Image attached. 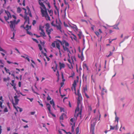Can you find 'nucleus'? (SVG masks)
<instances>
[{
  "label": "nucleus",
  "mask_w": 134,
  "mask_h": 134,
  "mask_svg": "<svg viewBox=\"0 0 134 134\" xmlns=\"http://www.w3.org/2000/svg\"><path fill=\"white\" fill-rule=\"evenodd\" d=\"M60 43L63 45V49L65 51H66L67 52L71 53L68 48L69 46V44L67 41L65 40H63L61 41L57 39L55 41H54L52 43L51 46L53 48H55L56 46V48L59 50V55L60 57L61 56L62 54L60 51Z\"/></svg>",
  "instance_id": "nucleus-1"
},
{
  "label": "nucleus",
  "mask_w": 134,
  "mask_h": 134,
  "mask_svg": "<svg viewBox=\"0 0 134 134\" xmlns=\"http://www.w3.org/2000/svg\"><path fill=\"white\" fill-rule=\"evenodd\" d=\"M44 0H38V2L40 5V8L42 16L44 17L47 20H50V18L47 12V9L43 3Z\"/></svg>",
  "instance_id": "nucleus-2"
},
{
  "label": "nucleus",
  "mask_w": 134,
  "mask_h": 134,
  "mask_svg": "<svg viewBox=\"0 0 134 134\" xmlns=\"http://www.w3.org/2000/svg\"><path fill=\"white\" fill-rule=\"evenodd\" d=\"M24 19L25 21L24 25L21 26V27H23L27 31V33L30 35H32V34L30 32L28 31L29 30L31 29V26H29L28 25L29 24V16L27 15L24 16Z\"/></svg>",
  "instance_id": "nucleus-3"
},
{
  "label": "nucleus",
  "mask_w": 134,
  "mask_h": 134,
  "mask_svg": "<svg viewBox=\"0 0 134 134\" xmlns=\"http://www.w3.org/2000/svg\"><path fill=\"white\" fill-rule=\"evenodd\" d=\"M13 17L15 19L13 21H10V27L11 28V30L12 31H15V23L16 22V16L14 15H12Z\"/></svg>",
  "instance_id": "nucleus-4"
},
{
  "label": "nucleus",
  "mask_w": 134,
  "mask_h": 134,
  "mask_svg": "<svg viewBox=\"0 0 134 134\" xmlns=\"http://www.w3.org/2000/svg\"><path fill=\"white\" fill-rule=\"evenodd\" d=\"M18 96H15L14 97L15 101V103H14L13 102L12 104L14 108L16 110L17 112H18V110L17 109V107L15 106L18 104V102L19 100L18 98Z\"/></svg>",
  "instance_id": "nucleus-5"
},
{
  "label": "nucleus",
  "mask_w": 134,
  "mask_h": 134,
  "mask_svg": "<svg viewBox=\"0 0 134 134\" xmlns=\"http://www.w3.org/2000/svg\"><path fill=\"white\" fill-rule=\"evenodd\" d=\"M79 105H77V107L76 108V109L75 110V112L76 113L77 112H78L77 113V116H78L79 115H81V110H82V105H81V111L80 112H79L80 108H79Z\"/></svg>",
  "instance_id": "nucleus-6"
},
{
  "label": "nucleus",
  "mask_w": 134,
  "mask_h": 134,
  "mask_svg": "<svg viewBox=\"0 0 134 134\" xmlns=\"http://www.w3.org/2000/svg\"><path fill=\"white\" fill-rule=\"evenodd\" d=\"M39 28L40 30L41 31V32L40 33L41 36L42 37H46V36L45 35V33L44 32L43 29L42 28V27L40 26Z\"/></svg>",
  "instance_id": "nucleus-7"
},
{
  "label": "nucleus",
  "mask_w": 134,
  "mask_h": 134,
  "mask_svg": "<svg viewBox=\"0 0 134 134\" xmlns=\"http://www.w3.org/2000/svg\"><path fill=\"white\" fill-rule=\"evenodd\" d=\"M53 31V29L52 28H51L50 29H46V32L48 35L49 39L51 38V37L50 35V34H51V32Z\"/></svg>",
  "instance_id": "nucleus-8"
},
{
  "label": "nucleus",
  "mask_w": 134,
  "mask_h": 134,
  "mask_svg": "<svg viewBox=\"0 0 134 134\" xmlns=\"http://www.w3.org/2000/svg\"><path fill=\"white\" fill-rule=\"evenodd\" d=\"M77 80L76 81V80H75L73 82V84H72V86H73V87H74V90H75V91H76V81H77V82H78V80H79V77L78 76H77Z\"/></svg>",
  "instance_id": "nucleus-9"
},
{
  "label": "nucleus",
  "mask_w": 134,
  "mask_h": 134,
  "mask_svg": "<svg viewBox=\"0 0 134 134\" xmlns=\"http://www.w3.org/2000/svg\"><path fill=\"white\" fill-rule=\"evenodd\" d=\"M70 27L73 29L76 32L78 31V30H79L77 27L75 25H73V26H70Z\"/></svg>",
  "instance_id": "nucleus-10"
},
{
  "label": "nucleus",
  "mask_w": 134,
  "mask_h": 134,
  "mask_svg": "<svg viewBox=\"0 0 134 134\" xmlns=\"http://www.w3.org/2000/svg\"><path fill=\"white\" fill-rule=\"evenodd\" d=\"M76 32L79 38L81 39L82 35V32L81 31L78 30V31H76Z\"/></svg>",
  "instance_id": "nucleus-11"
},
{
  "label": "nucleus",
  "mask_w": 134,
  "mask_h": 134,
  "mask_svg": "<svg viewBox=\"0 0 134 134\" xmlns=\"http://www.w3.org/2000/svg\"><path fill=\"white\" fill-rule=\"evenodd\" d=\"M60 69L61 70L62 68H64L65 67V65L63 63H62L60 62L59 63Z\"/></svg>",
  "instance_id": "nucleus-12"
},
{
  "label": "nucleus",
  "mask_w": 134,
  "mask_h": 134,
  "mask_svg": "<svg viewBox=\"0 0 134 134\" xmlns=\"http://www.w3.org/2000/svg\"><path fill=\"white\" fill-rule=\"evenodd\" d=\"M78 56L79 58L81 59L82 61H83V60L84 59V57L82 52H81V55H79L78 54Z\"/></svg>",
  "instance_id": "nucleus-13"
},
{
  "label": "nucleus",
  "mask_w": 134,
  "mask_h": 134,
  "mask_svg": "<svg viewBox=\"0 0 134 134\" xmlns=\"http://www.w3.org/2000/svg\"><path fill=\"white\" fill-rule=\"evenodd\" d=\"M81 97H78L77 101V104L80 105L81 104Z\"/></svg>",
  "instance_id": "nucleus-14"
},
{
  "label": "nucleus",
  "mask_w": 134,
  "mask_h": 134,
  "mask_svg": "<svg viewBox=\"0 0 134 134\" xmlns=\"http://www.w3.org/2000/svg\"><path fill=\"white\" fill-rule=\"evenodd\" d=\"M46 105L49 113H50L51 111V105L49 103L46 104Z\"/></svg>",
  "instance_id": "nucleus-15"
},
{
  "label": "nucleus",
  "mask_w": 134,
  "mask_h": 134,
  "mask_svg": "<svg viewBox=\"0 0 134 134\" xmlns=\"http://www.w3.org/2000/svg\"><path fill=\"white\" fill-rule=\"evenodd\" d=\"M75 123H74L73 125H72V124L71 123V125H72V126L71 127V131L72 132H73L74 131V127L75 126Z\"/></svg>",
  "instance_id": "nucleus-16"
},
{
  "label": "nucleus",
  "mask_w": 134,
  "mask_h": 134,
  "mask_svg": "<svg viewBox=\"0 0 134 134\" xmlns=\"http://www.w3.org/2000/svg\"><path fill=\"white\" fill-rule=\"evenodd\" d=\"M45 28L46 29H49L50 28V25L49 23H47L45 24Z\"/></svg>",
  "instance_id": "nucleus-17"
},
{
  "label": "nucleus",
  "mask_w": 134,
  "mask_h": 134,
  "mask_svg": "<svg viewBox=\"0 0 134 134\" xmlns=\"http://www.w3.org/2000/svg\"><path fill=\"white\" fill-rule=\"evenodd\" d=\"M5 12L7 15L8 17L9 18L10 17H11V15L10 13L8 11H5Z\"/></svg>",
  "instance_id": "nucleus-18"
},
{
  "label": "nucleus",
  "mask_w": 134,
  "mask_h": 134,
  "mask_svg": "<svg viewBox=\"0 0 134 134\" xmlns=\"http://www.w3.org/2000/svg\"><path fill=\"white\" fill-rule=\"evenodd\" d=\"M57 63H55V68H54V67H52V68L53 69V70L54 72H55L56 70H57Z\"/></svg>",
  "instance_id": "nucleus-19"
},
{
  "label": "nucleus",
  "mask_w": 134,
  "mask_h": 134,
  "mask_svg": "<svg viewBox=\"0 0 134 134\" xmlns=\"http://www.w3.org/2000/svg\"><path fill=\"white\" fill-rule=\"evenodd\" d=\"M66 115L64 113H63L60 116V120H63V119L64 116H65Z\"/></svg>",
  "instance_id": "nucleus-20"
},
{
  "label": "nucleus",
  "mask_w": 134,
  "mask_h": 134,
  "mask_svg": "<svg viewBox=\"0 0 134 134\" xmlns=\"http://www.w3.org/2000/svg\"><path fill=\"white\" fill-rule=\"evenodd\" d=\"M87 91V86H86L85 87H84L83 88V92L84 93H86V92Z\"/></svg>",
  "instance_id": "nucleus-21"
},
{
  "label": "nucleus",
  "mask_w": 134,
  "mask_h": 134,
  "mask_svg": "<svg viewBox=\"0 0 134 134\" xmlns=\"http://www.w3.org/2000/svg\"><path fill=\"white\" fill-rule=\"evenodd\" d=\"M48 12L50 16H52L53 15V11L51 10H48Z\"/></svg>",
  "instance_id": "nucleus-22"
},
{
  "label": "nucleus",
  "mask_w": 134,
  "mask_h": 134,
  "mask_svg": "<svg viewBox=\"0 0 134 134\" xmlns=\"http://www.w3.org/2000/svg\"><path fill=\"white\" fill-rule=\"evenodd\" d=\"M21 56L25 58L28 61V62H29L30 61V59L28 56H27L26 57H25L23 56Z\"/></svg>",
  "instance_id": "nucleus-23"
},
{
  "label": "nucleus",
  "mask_w": 134,
  "mask_h": 134,
  "mask_svg": "<svg viewBox=\"0 0 134 134\" xmlns=\"http://www.w3.org/2000/svg\"><path fill=\"white\" fill-rule=\"evenodd\" d=\"M21 10V9L20 7H18L17 8V13H20Z\"/></svg>",
  "instance_id": "nucleus-24"
},
{
  "label": "nucleus",
  "mask_w": 134,
  "mask_h": 134,
  "mask_svg": "<svg viewBox=\"0 0 134 134\" xmlns=\"http://www.w3.org/2000/svg\"><path fill=\"white\" fill-rule=\"evenodd\" d=\"M54 7H55V9L57 10V12H59V9L58 8L56 5V3H53Z\"/></svg>",
  "instance_id": "nucleus-25"
},
{
  "label": "nucleus",
  "mask_w": 134,
  "mask_h": 134,
  "mask_svg": "<svg viewBox=\"0 0 134 134\" xmlns=\"http://www.w3.org/2000/svg\"><path fill=\"white\" fill-rule=\"evenodd\" d=\"M54 7H55V9L57 10V12H59V9L58 8L56 5V3H53Z\"/></svg>",
  "instance_id": "nucleus-26"
},
{
  "label": "nucleus",
  "mask_w": 134,
  "mask_h": 134,
  "mask_svg": "<svg viewBox=\"0 0 134 134\" xmlns=\"http://www.w3.org/2000/svg\"><path fill=\"white\" fill-rule=\"evenodd\" d=\"M76 134H79V128L78 127H77L76 129Z\"/></svg>",
  "instance_id": "nucleus-27"
},
{
  "label": "nucleus",
  "mask_w": 134,
  "mask_h": 134,
  "mask_svg": "<svg viewBox=\"0 0 134 134\" xmlns=\"http://www.w3.org/2000/svg\"><path fill=\"white\" fill-rule=\"evenodd\" d=\"M57 28L59 30H60V31L62 32L61 31V25H59L58 26H57Z\"/></svg>",
  "instance_id": "nucleus-28"
},
{
  "label": "nucleus",
  "mask_w": 134,
  "mask_h": 134,
  "mask_svg": "<svg viewBox=\"0 0 134 134\" xmlns=\"http://www.w3.org/2000/svg\"><path fill=\"white\" fill-rule=\"evenodd\" d=\"M96 35L98 37L100 35V34L99 32L98 31H95L94 32Z\"/></svg>",
  "instance_id": "nucleus-29"
},
{
  "label": "nucleus",
  "mask_w": 134,
  "mask_h": 134,
  "mask_svg": "<svg viewBox=\"0 0 134 134\" xmlns=\"http://www.w3.org/2000/svg\"><path fill=\"white\" fill-rule=\"evenodd\" d=\"M113 54V53L111 52L110 51V54L108 55H106V57H109L110 56L112 55Z\"/></svg>",
  "instance_id": "nucleus-30"
},
{
  "label": "nucleus",
  "mask_w": 134,
  "mask_h": 134,
  "mask_svg": "<svg viewBox=\"0 0 134 134\" xmlns=\"http://www.w3.org/2000/svg\"><path fill=\"white\" fill-rule=\"evenodd\" d=\"M14 80H12V83H11L10 84L12 86H14L16 85L14 83Z\"/></svg>",
  "instance_id": "nucleus-31"
},
{
  "label": "nucleus",
  "mask_w": 134,
  "mask_h": 134,
  "mask_svg": "<svg viewBox=\"0 0 134 134\" xmlns=\"http://www.w3.org/2000/svg\"><path fill=\"white\" fill-rule=\"evenodd\" d=\"M0 51H2L5 53H6V51L5 50L3 49L1 47H0Z\"/></svg>",
  "instance_id": "nucleus-32"
},
{
  "label": "nucleus",
  "mask_w": 134,
  "mask_h": 134,
  "mask_svg": "<svg viewBox=\"0 0 134 134\" xmlns=\"http://www.w3.org/2000/svg\"><path fill=\"white\" fill-rule=\"evenodd\" d=\"M38 47L39 48V49L40 51H41L42 49V48L40 44H39L38 45Z\"/></svg>",
  "instance_id": "nucleus-33"
},
{
  "label": "nucleus",
  "mask_w": 134,
  "mask_h": 134,
  "mask_svg": "<svg viewBox=\"0 0 134 134\" xmlns=\"http://www.w3.org/2000/svg\"><path fill=\"white\" fill-rule=\"evenodd\" d=\"M73 36H74V39L75 40H77V38L76 37V36L74 35V34H72Z\"/></svg>",
  "instance_id": "nucleus-34"
},
{
  "label": "nucleus",
  "mask_w": 134,
  "mask_h": 134,
  "mask_svg": "<svg viewBox=\"0 0 134 134\" xmlns=\"http://www.w3.org/2000/svg\"><path fill=\"white\" fill-rule=\"evenodd\" d=\"M77 95L78 96V97H81V94H80L79 93V90H77Z\"/></svg>",
  "instance_id": "nucleus-35"
},
{
  "label": "nucleus",
  "mask_w": 134,
  "mask_h": 134,
  "mask_svg": "<svg viewBox=\"0 0 134 134\" xmlns=\"http://www.w3.org/2000/svg\"><path fill=\"white\" fill-rule=\"evenodd\" d=\"M17 107V109H19V111L20 112H21V111H22L23 109L22 108H20L19 107Z\"/></svg>",
  "instance_id": "nucleus-36"
},
{
  "label": "nucleus",
  "mask_w": 134,
  "mask_h": 134,
  "mask_svg": "<svg viewBox=\"0 0 134 134\" xmlns=\"http://www.w3.org/2000/svg\"><path fill=\"white\" fill-rule=\"evenodd\" d=\"M4 69L7 73H8V72H9V70L7 69L6 67H4Z\"/></svg>",
  "instance_id": "nucleus-37"
},
{
  "label": "nucleus",
  "mask_w": 134,
  "mask_h": 134,
  "mask_svg": "<svg viewBox=\"0 0 134 134\" xmlns=\"http://www.w3.org/2000/svg\"><path fill=\"white\" fill-rule=\"evenodd\" d=\"M47 99L48 100H50L51 99V97L49 96L48 95L47 97Z\"/></svg>",
  "instance_id": "nucleus-38"
},
{
  "label": "nucleus",
  "mask_w": 134,
  "mask_h": 134,
  "mask_svg": "<svg viewBox=\"0 0 134 134\" xmlns=\"http://www.w3.org/2000/svg\"><path fill=\"white\" fill-rule=\"evenodd\" d=\"M115 121H117V123L119 121V118L118 117L116 116L115 118Z\"/></svg>",
  "instance_id": "nucleus-39"
},
{
  "label": "nucleus",
  "mask_w": 134,
  "mask_h": 134,
  "mask_svg": "<svg viewBox=\"0 0 134 134\" xmlns=\"http://www.w3.org/2000/svg\"><path fill=\"white\" fill-rule=\"evenodd\" d=\"M110 129L114 130L115 128V126H110Z\"/></svg>",
  "instance_id": "nucleus-40"
},
{
  "label": "nucleus",
  "mask_w": 134,
  "mask_h": 134,
  "mask_svg": "<svg viewBox=\"0 0 134 134\" xmlns=\"http://www.w3.org/2000/svg\"><path fill=\"white\" fill-rule=\"evenodd\" d=\"M8 111V110L7 108L6 107L5 108L4 110V112H7Z\"/></svg>",
  "instance_id": "nucleus-41"
},
{
  "label": "nucleus",
  "mask_w": 134,
  "mask_h": 134,
  "mask_svg": "<svg viewBox=\"0 0 134 134\" xmlns=\"http://www.w3.org/2000/svg\"><path fill=\"white\" fill-rule=\"evenodd\" d=\"M50 103L51 104H54V101L53 100H52L50 101Z\"/></svg>",
  "instance_id": "nucleus-42"
},
{
  "label": "nucleus",
  "mask_w": 134,
  "mask_h": 134,
  "mask_svg": "<svg viewBox=\"0 0 134 134\" xmlns=\"http://www.w3.org/2000/svg\"><path fill=\"white\" fill-rule=\"evenodd\" d=\"M60 112H62V111L64 112V108H62V107H60Z\"/></svg>",
  "instance_id": "nucleus-43"
},
{
  "label": "nucleus",
  "mask_w": 134,
  "mask_h": 134,
  "mask_svg": "<svg viewBox=\"0 0 134 134\" xmlns=\"http://www.w3.org/2000/svg\"><path fill=\"white\" fill-rule=\"evenodd\" d=\"M7 104L9 107V108L10 109V103L9 102H8L7 103Z\"/></svg>",
  "instance_id": "nucleus-44"
},
{
  "label": "nucleus",
  "mask_w": 134,
  "mask_h": 134,
  "mask_svg": "<svg viewBox=\"0 0 134 134\" xmlns=\"http://www.w3.org/2000/svg\"><path fill=\"white\" fill-rule=\"evenodd\" d=\"M84 94L87 98H89V97L87 95L86 93H85Z\"/></svg>",
  "instance_id": "nucleus-45"
},
{
  "label": "nucleus",
  "mask_w": 134,
  "mask_h": 134,
  "mask_svg": "<svg viewBox=\"0 0 134 134\" xmlns=\"http://www.w3.org/2000/svg\"><path fill=\"white\" fill-rule=\"evenodd\" d=\"M36 21L35 20H33L32 22V24L33 25H34L35 24H36Z\"/></svg>",
  "instance_id": "nucleus-46"
},
{
  "label": "nucleus",
  "mask_w": 134,
  "mask_h": 134,
  "mask_svg": "<svg viewBox=\"0 0 134 134\" xmlns=\"http://www.w3.org/2000/svg\"><path fill=\"white\" fill-rule=\"evenodd\" d=\"M32 39L34 41H35L36 43H38V41L36 39L34 38H32Z\"/></svg>",
  "instance_id": "nucleus-47"
},
{
  "label": "nucleus",
  "mask_w": 134,
  "mask_h": 134,
  "mask_svg": "<svg viewBox=\"0 0 134 134\" xmlns=\"http://www.w3.org/2000/svg\"><path fill=\"white\" fill-rule=\"evenodd\" d=\"M4 18L5 19V20L6 21L8 20L9 19V18H8V17H7L6 16H5L4 17Z\"/></svg>",
  "instance_id": "nucleus-48"
},
{
  "label": "nucleus",
  "mask_w": 134,
  "mask_h": 134,
  "mask_svg": "<svg viewBox=\"0 0 134 134\" xmlns=\"http://www.w3.org/2000/svg\"><path fill=\"white\" fill-rule=\"evenodd\" d=\"M27 99H29L30 100L31 102H32L33 100V98H27Z\"/></svg>",
  "instance_id": "nucleus-49"
},
{
  "label": "nucleus",
  "mask_w": 134,
  "mask_h": 134,
  "mask_svg": "<svg viewBox=\"0 0 134 134\" xmlns=\"http://www.w3.org/2000/svg\"><path fill=\"white\" fill-rule=\"evenodd\" d=\"M41 52L44 55L46 56V57H47V54L46 53H44L42 51H41Z\"/></svg>",
  "instance_id": "nucleus-50"
},
{
  "label": "nucleus",
  "mask_w": 134,
  "mask_h": 134,
  "mask_svg": "<svg viewBox=\"0 0 134 134\" xmlns=\"http://www.w3.org/2000/svg\"><path fill=\"white\" fill-rule=\"evenodd\" d=\"M83 68H85V67H86V68H87V65L86 64H85L83 65Z\"/></svg>",
  "instance_id": "nucleus-51"
},
{
  "label": "nucleus",
  "mask_w": 134,
  "mask_h": 134,
  "mask_svg": "<svg viewBox=\"0 0 134 134\" xmlns=\"http://www.w3.org/2000/svg\"><path fill=\"white\" fill-rule=\"evenodd\" d=\"M47 5L48 6V7H49V8H50L51 6L50 5L49 3V2H47Z\"/></svg>",
  "instance_id": "nucleus-52"
},
{
  "label": "nucleus",
  "mask_w": 134,
  "mask_h": 134,
  "mask_svg": "<svg viewBox=\"0 0 134 134\" xmlns=\"http://www.w3.org/2000/svg\"><path fill=\"white\" fill-rule=\"evenodd\" d=\"M2 102L1 101H0V107H1V108H2Z\"/></svg>",
  "instance_id": "nucleus-53"
},
{
  "label": "nucleus",
  "mask_w": 134,
  "mask_h": 134,
  "mask_svg": "<svg viewBox=\"0 0 134 134\" xmlns=\"http://www.w3.org/2000/svg\"><path fill=\"white\" fill-rule=\"evenodd\" d=\"M21 82H20V81L19 82V83H18V85L19 87H21Z\"/></svg>",
  "instance_id": "nucleus-54"
},
{
  "label": "nucleus",
  "mask_w": 134,
  "mask_h": 134,
  "mask_svg": "<svg viewBox=\"0 0 134 134\" xmlns=\"http://www.w3.org/2000/svg\"><path fill=\"white\" fill-rule=\"evenodd\" d=\"M92 128H93V131H92V134H94V126H93V127H92Z\"/></svg>",
  "instance_id": "nucleus-55"
},
{
  "label": "nucleus",
  "mask_w": 134,
  "mask_h": 134,
  "mask_svg": "<svg viewBox=\"0 0 134 134\" xmlns=\"http://www.w3.org/2000/svg\"><path fill=\"white\" fill-rule=\"evenodd\" d=\"M23 5L24 6L25 5V0H24L23 1Z\"/></svg>",
  "instance_id": "nucleus-56"
},
{
  "label": "nucleus",
  "mask_w": 134,
  "mask_h": 134,
  "mask_svg": "<svg viewBox=\"0 0 134 134\" xmlns=\"http://www.w3.org/2000/svg\"><path fill=\"white\" fill-rule=\"evenodd\" d=\"M15 50H16L17 52H18L19 54H20V52L19 51H18V49L16 48H15Z\"/></svg>",
  "instance_id": "nucleus-57"
},
{
  "label": "nucleus",
  "mask_w": 134,
  "mask_h": 134,
  "mask_svg": "<svg viewBox=\"0 0 134 134\" xmlns=\"http://www.w3.org/2000/svg\"><path fill=\"white\" fill-rule=\"evenodd\" d=\"M81 21L82 22H85L87 23V21L86 20H84L83 19H81Z\"/></svg>",
  "instance_id": "nucleus-58"
},
{
  "label": "nucleus",
  "mask_w": 134,
  "mask_h": 134,
  "mask_svg": "<svg viewBox=\"0 0 134 134\" xmlns=\"http://www.w3.org/2000/svg\"><path fill=\"white\" fill-rule=\"evenodd\" d=\"M49 113L50 114H51L52 115V116H54V117H55V115L54 114H53L52 113V112H51H51Z\"/></svg>",
  "instance_id": "nucleus-59"
},
{
  "label": "nucleus",
  "mask_w": 134,
  "mask_h": 134,
  "mask_svg": "<svg viewBox=\"0 0 134 134\" xmlns=\"http://www.w3.org/2000/svg\"><path fill=\"white\" fill-rule=\"evenodd\" d=\"M115 129L116 130H117L118 129V125H116L115 126Z\"/></svg>",
  "instance_id": "nucleus-60"
},
{
  "label": "nucleus",
  "mask_w": 134,
  "mask_h": 134,
  "mask_svg": "<svg viewBox=\"0 0 134 134\" xmlns=\"http://www.w3.org/2000/svg\"><path fill=\"white\" fill-rule=\"evenodd\" d=\"M74 119L73 118H72L70 119V121L71 122H72L73 123H74Z\"/></svg>",
  "instance_id": "nucleus-61"
},
{
  "label": "nucleus",
  "mask_w": 134,
  "mask_h": 134,
  "mask_svg": "<svg viewBox=\"0 0 134 134\" xmlns=\"http://www.w3.org/2000/svg\"><path fill=\"white\" fill-rule=\"evenodd\" d=\"M13 88H14V90L15 91H16V85L14 86H13Z\"/></svg>",
  "instance_id": "nucleus-62"
},
{
  "label": "nucleus",
  "mask_w": 134,
  "mask_h": 134,
  "mask_svg": "<svg viewBox=\"0 0 134 134\" xmlns=\"http://www.w3.org/2000/svg\"><path fill=\"white\" fill-rule=\"evenodd\" d=\"M98 31H99V33H100V34L102 33V32L100 29H99L98 30Z\"/></svg>",
  "instance_id": "nucleus-63"
},
{
  "label": "nucleus",
  "mask_w": 134,
  "mask_h": 134,
  "mask_svg": "<svg viewBox=\"0 0 134 134\" xmlns=\"http://www.w3.org/2000/svg\"><path fill=\"white\" fill-rule=\"evenodd\" d=\"M72 60L73 61V59L75 61H76V58L75 57H72Z\"/></svg>",
  "instance_id": "nucleus-64"
}]
</instances>
